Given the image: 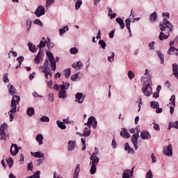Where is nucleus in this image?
I'll use <instances>...</instances> for the list:
<instances>
[{
  "mask_svg": "<svg viewBox=\"0 0 178 178\" xmlns=\"http://www.w3.org/2000/svg\"><path fill=\"white\" fill-rule=\"evenodd\" d=\"M172 27H173V25L166 18H164L163 23L160 24V30H161V32L159 35V40L161 41L169 38L170 33H172Z\"/></svg>",
  "mask_w": 178,
  "mask_h": 178,
  "instance_id": "obj_1",
  "label": "nucleus"
},
{
  "mask_svg": "<svg viewBox=\"0 0 178 178\" xmlns=\"http://www.w3.org/2000/svg\"><path fill=\"white\" fill-rule=\"evenodd\" d=\"M141 82L143 83V87L142 92L145 97H151L152 95V87H151V76L145 77L142 76L140 78Z\"/></svg>",
  "mask_w": 178,
  "mask_h": 178,
  "instance_id": "obj_2",
  "label": "nucleus"
},
{
  "mask_svg": "<svg viewBox=\"0 0 178 178\" xmlns=\"http://www.w3.org/2000/svg\"><path fill=\"white\" fill-rule=\"evenodd\" d=\"M20 102V97L14 95L11 100L10 111L8 112L10 116V122H13V115L17 112V105Z\"/></svg>",
  "mask_w": 178,
  "mask_h": 178,
  "instance_id": "obj_3",
  "label": "nucleus"
},
{
  "mask_svg": "<svg viewBox=\"0 0 178 178\" xmlns=\"http://www.w3.org/2000/svg\"><path fill=\"white\" fill-rule=\"evenodd\" d=\"M70 83L68 82H63L62 85H54V89L58 91L59 90L58 97L65 99L66 98V90H69Z\"/></svg>",
  "mask_w": 178,
  "mask_h": 178,
  "instance_id": "obj_4",
  "label": "nucleus"
},
{
  "mask_svg": "<svg viewBox=\"0 0 178 178\" xmlns=\"http://www.w3.org/2000/svg\"><path fill=\"white\" fill-rule=\"evenodd\" d=\"M46 54L50 62L51 70L55 72L56 70V60H55V57H54V54L49 51H47Z\"/></svg>",
  "mask_w": 178,
  "mask_h": 178,
  "instance_id": "obj_5",
  "label": "nucleus"
},
{
  "mask_svg": "<svg viewBox=\"0 0 178 178\" xmlns=\"http://www.w3.org/2000/svg\"><path fill=\"white\" fill-rule=\"evenodd\" d=\"M98 125V122H97V119H95V117L90 116L87 123H85V126H89V127H91V126L93 127V129H97V126Z\"/></svg>",
  "mask_w": 178,
  "mask_h": 178,
  "instance_id": "obj_6",
  "label": "nucleus"
},
{
  "mask_svg": "<svg viewBox=\"0 0 178 178\" xmlns=\"http://www.w3.org/2000/svg\"><path fill=\"white\" fill-rule=\"evenodd\" d=\"M138 138H140V134L138 131L136 132L131 138V141L136 150L138 149Z\"/></svg>",
  "mask_w": 178,
  "mask_h": 178,
  "instance_id": "obj_7",
  "label": "nucleus"
},
{
  "mask_svg": "<svg viewBox=\"0 0 178 178\" xmlns=\"http://www.w3.org/2000/svg\"><path fill=\"white\" fill-rule=\"evenodd\" d=\"M163 154L166 155V156H173V147L172 144L168 145L167 147H163Z\"/></svg>",
  "mask_w": 178,
  "mask_h": 178,
  "instance_id": "obj_8",
  "label": "nucleus"
},
{
  "mask_svg": "<svg viewBox=\"0 0 178 178\" xmlns=\"http://www.w3.org/2000/svg\"><path fill=\"white\" fill-rule=\"evenodd\" d=\"M135 17L136 15H133V10H131L129 17L125 20L126 27L130 34V37H131V29L130 28V24H131V19H133V17Z\"/></svg>",
  "mask_w": 178,
  "mask_h": 178,
  "instance_id": "obj_9",
  "label": "nucleus"
},
{
  "mask_svg": "<svg viewBox=\"0 0 178 178\" xmlns=\"http://www.w3.org/2000/svg\"><path fill=\"white\" fill-rule=\"evenodd\" d=\"M35 15L37 17H41L45 15V8L42 6H39L35 10Z\"/></svg>",
  "mask_w": 178,
  "mask_h": 178,
  "instance_id": "obj_10",
  "label": "nucleus"
},
{
  "mask_svg": "<svg viewBox=\"0 0 178 178\" xmlns=\"http://www.w3.org/2000/svg\"><path fill=\"white\" fill-rule=\"evenodd\" d=\"M134 173V167H132L131 170H124L122 173V178L133 177Z\"/></svg>",
  "mask_w": 178,
  "mask_h": 178,
  "instance_id": "obj_11",
  "label": "nucleus"
},
{
  "mask_svg": "<svg viewBox=\"0 0 178 178\" xmlns=\"http://www.w3.org/2000/svg\"><path fill=\"white\" fill-rule=\"evenodd\" d=\"M42 56H44V53L41 51V49H40L39 52L34 58V63H35V65H40V62H42Z\"/></svg>",
  "mask_w": 178,
  "mask_h": 178,
  "instance_id": "obj_12",
  "label": "nucleus"
},
{
  "mask_svg": "<svg viewBox=\"0 0 178 178\" xmlns=\"http://www.w3.org/2000/svg\"><path fill=\"white\" fill-rule=\"evenodd\" d=\"M95 155V154H91L90 158V165L92 166H97L98 163H99V158Z\"/></svg>",
  "mask_w": 178,
  "mask_h": 178,
  "instance_id": "obj_13",
  "label": "nucleus"
},
{
  "mask_svg": "<svg viewBox=\"0 0 178 178\" xmlns=\"http://www.w3.org/2000/svg\"><path fill=\"white\" fill-rule=\"evenodd\" d=\"M175 99L176 96L175 95H172L171 98L170 99V101L171 102V103H170V105H172L170 107V112L171 115H173V112H175Z\"/></svg>",
  "mask_w": 178,
  "mask_h": 178,
  "instance_id": "obj_14",
  "label": "nucleus"
},
{
  "mask_svg": "<svg viewBox=\"0 0 178 178\" xmlns=\"http://www.w3.org/2000/svg\"><path fill=\"white\" fill-rule=\"evenodd\" d=\"M40 70H41L42 73L44 72H47L49 70V60L47 59L44 62L42 66H40Z\"/></svg>",
  "mask_w": 178,
  "mask_h": 178,
  "instance_id": "obj_15",
  "label": "nucleus"
},
{
  "mask_svg": "<svg viewBox=\"0 0 178 178\" xmlns=\"http://www.w3.org/2000/svg\"><path fill=\"white\" fill-rule=\"evenodd\" d=\"M18 153H19V147H17V145L12 144L10 147L11 155H13V156H15V155H17Z\"/></svg>",
  "mask_w": 178,
  "mask_h": 178,
  "instance_id": "obj_16",
  "label": "nucleus"
},
{
  "mask_svg": "<svg viewBox=\"0 0 178 178\" xmlns=\"http://www.w3.org/2000/svg\"><path fill=\"white\" fill-rule=\"evenodd\" d=\"M140 138L142 140H151V134L148 131H143L140 134Z\"/></svg>",
  "mask_w": 178,
  "mask_h": 178,
  "instance_id": "obj_17",
  "label": "nucleus"
},
{
  "mask_svg": "<svg viewBox=\"0 0 178 178\" xmlns=\"http://www.w3.org/2000/svg\"><path fill=\"white\" fill-rule=\"evenodd\" d=\"M76 102H78V104H83L84 102V97L83 96V93L78 92L75 95Z\"/></svg>",
  "mask_w": 178,
  "mask_h": 178,
  "instance_id": "obj_18",
  "label": "nucleus"
},
{
  "mask_svg": "<svg viewBox=\"0 0 178 178\" xmlns=\"http://www.w3.org/2000/svg\"><path fill=\"white\" fill-rule=\"evenodd\" d=\"M76 148V140H70L67 145L68 151H73Z\"/></svg>",
  "mask_w": 178,
  "mask_h": 178,
  "instance_id": "obj_19",
  "label": "nucleus"
},
{
  "mask_svg": "<svg viewBox=\"0 0 178 178\" xmlns=\"http://www.w3.org/2000/svg\"><path fill=\"white\" fill-rule=\"evenodd\" d=\"M82 76L83 74L80 72H78L71 76V80H72V81H77V80H80V79H81Z\"/></svg>",
  "mask_w": 178,
  "mask_h": 178,
  "instance_id": "obj_20",
  "label": "nucleus"
},
{
  "mask_svg": "<svg viewBox=\"0 0 178 178\" xmlns=\"http://www.w3.org/2000/svg\"><path fill=\"white\" fill-rule=\"evenodd\" d=\"M90 134H91V127L88 126L84 128L83 136V137H89Z\"/></svg>",
  "mask_w": 178,
  "mask_h": 178,
  "instance_id": "obj_21",
  "label": "nucleus"
},
{
  "mask_svg": "<svg viewBox=\"0 0 178 178\" xmlns=\"http://www.w3.org/2000/svg\"><path fill=\"white\" fill-rule=\"evenodd\" d=\"M124 149L125 151H127L128 154H134V149L133 147H130V145H129L128 143H126L124 145Z\"/></svg>",
  "mask_w": 178,
  "mask_h": 178,
  "instance_id": "obj_22",
  "label": "nucleus"
},
{
  "mask_svg": "<svg viewBox=\"0 0 178 178\" xmlns=\"http://www.w3.org/2000/svg\"><path fill=\"white\" fill-rule=\"evenodd\" d=\"M31 155L32 156H34V158H44V153L41 152H31Z\"/></svg>",
  "mask_w": 178,
  "mask_h": 178,
  "instance_id": "obj_23",
  "label": "nucleus"
},
{
  "mask_svg": "<svg viewBox=\"0 0 178 178\" xmlns=\"http://www.w3.org/2000/svg\"><path fill=\"white\" fill-rule=\"evenodd\" d=\"M172 71H173V74L176 79L178 80V65L177 63H174L172 65Z\"/></svg>",
  "mask_w": 178,
  "mask_h": 178,
  "instance_id": "obj_24",
  "label": "nucleus"
},
{
  "mask_svg": "<svg viewBox=\"0 0 178 178\" xmlns=\"http://www.w3.org/2000/svg\"><path fill=\"white\" fill-rule=\"evenodd\" d=\"M83 66V63H81V61H77V62H75L72 64V67L74 69H81Z\"/></svg>",
  "mask_w": 178,
  "mask_h": 178,
  "instance_id": "obj_25",
  "label": "nucleus"
},
{
  "mask_svg": "<svg viewBox=\"0 0 178 178\" xmlns=\"http://www.w3.org/2000/svg\"><path fill=\"white\" fill-rule=\"evenodd\" d=\"M36 141L39 143V145H42L44 144V142L42 140H44V136L41 134H38L36 136Z\"/></svg>",
  "mask_w": 178,
  "mask_h": 178,
  "instance_id": "obj_26",
  "label": "nucleus"
},
{
  "mask_svg": "<svg viewBox=\"0 0 178 178\" xmlns=\"http://www.w3.org/2000/svg\"><path fill=\"white\" fill-rule=\"evenodd\" d=\"M120 136L124 138H130V134H129L126 129H123V130L120 132Z\"/></svg>",
  "mask_w": 178,
  "mask_h": 178,
  "instance_id": "obj_27",
  "label": "nucleus"
},
{
  "mask_svg": "<svg viewBox=\"0 0 178 178\" xmlns=\"http://www.w3.org/2000/svg\"><path fill=\"white\" fill-rule=\"evenodd\" d=\"M28 47H29V51H31V52H33V54L37 52V49L35 48V45L33 44L31 42H28Z\"/></svg>",
  "mask_w": 178,
  "mask_h": 178,
  "instance_id": "obj_28",
  "label": "nucleus"
},
{
  "mask_svg": "<svg viewBox=\"0 0 178 178\" xmlns=\"http://www.w3.org/2000/svg\"><path fill=\"white\" fill-rule=\"evenodd\" d=\"M26 113L29 118H31V116H33L34 113H35V111H34V108L33 107L28 108L26 110Z\"/></svg>",
  "mask_w": 178,
  "mask_h": 178,
  "instance_id": "obj_29",
  "label": "nucleus"
},
{
  "mask_svg": "<svg viewBox=\"0 0 178 178\" xmlns=\"http://www.w3.org/2000/svg\"><path fill=\"white\" fill-rule=\"evenodd\" d=\"M117 23H118V24H120V29L121 30H123V29H124V22H123V19H122V18H116L115 19Z\"/></svg>",
  "mask_w": 178,
  "mask_h": 178,
  "instance_id": "obj_30",
  "label": "nucleus"
},
{
  "mask_svg": "<svg viewBox=\"0 0 178 178\" xmlns=\"http://www.w3.org/2000/svg\"><path fill=\"white\" fill-rule=\"evenodd\" d=\"M8 92H9V94L10 95H15V94H16V89H15L13 88V86L12 85H8Z\"/></svg>",
  "mask_w": 178,
  "mask_h": 178,
  "instance_id": "obj_31",
  "label": "nucleus"
},
{
  "mask_svg": "<svg viewBox=\"0 0 178 178\" xmlns=\"http://www.w3.org/2000/svg\"><path fill=\"white\" fill-rule=\"evenodd\" d=\"M79 173H80V164L76 166L73 178H79Z\"/></svg>",
  "mask_w": 178,
  "mask_h": 178,
  "instance_id": "obj_32",
  "label": "nucleus"
},
{
  "mask_svg": "<svg viewBox=\"0 0 178 178\" xmlns=\"http://www.w3.org/2000/svg\"><path fill=\"white\" fill-rule=\"evenodd\" d=\"M150 106L153 108V109H158V108H159V102L155 101L151 102Z\"/></svg>",
  "mask_w": 178,
  "mask_h": 178,
  "instance_id": "obj_33",
  "label": "nucleus"
},
{
  "mask_svg": "<svg viewBox=\"0 0 178 178\" xmlns=\"http://www.w3.org/2000/svg\"><path fill=\"white\" fill-rule=\"evenodd\" d=\"M157 56H159V58H160L161 59V65H163V63H165V58L163 57V54H162V52L157 51H156Z\"/></svg>",
  "mask_w": 178,
  "mask_h": 178,
  "instance_id": "obj_34",
  "label": "nucleus"
},
{
  "mask_svg": "<svg viewBox=\"0 0 178 178\" xmlns=\"http://www.w3.org/2000/svg\"><path fill=\"white\" fill-rule=\"evenodd\" d=\"M75 2V9L76 10H79V9H80V6H81V5H83V1L81 0H74Z\"/></svg>",
  "mask_w": 178,
  "mask_h": 178,
  "instance_id": "obj_35",
  "label": "nucleus"
},
{
  "mask_svg": "<svg viewBox=\"0 0 178 178\" xmlns=\"http://www.w3.org/2000/svg\"><path fill=\"white\" fill-rule=\"evenodd\" d=\"M157 17H158V14L156 13V12H154L150 15L149 20L150 22H155Z\"/></svg>",
  "mask_w": 178,
  "mask_h": 178,
  "instance_id": "obj_36",
  "label": "nucleus"
},
{
  "mask_svg": "<svg viewBox=\"0 0 178 178\" xmlns=\"http://www.w3.org/2000/svg\"><path fill=\"white\" fill-rule=\"evenodd\" d=\"M56 124L58 127H59V129H61L62 130H65V129H66V125H65L63 122H62V121L57 120Z\"/></svg>",
  "mask_w": 178,
  "mask_h": 178,
  "instance_id": "obj_37",
  "label": "nucleus"
},
{
  "mask_svg": "<svg viewBox=\"0 0 178 178\" xmlns=\"http://www.w3.org/2000/svg\"><path fill=\"white\" fill-rule=\"evenodd\" d=\"M71 73H72V69L70 68H67L65 70H64V74H65V79H69V77H70Z\"/></svg>",
  "mask_w": 178,
  "mask_h": 178,
  "instance_id": "obj_38",
  "label": "nucleus"
},
{
  "mask_svg": "<svg viewBox=\"0 0 178 178\" xmlns=\"http://www.w3.org/2000/svg\"><path fill=\"white\" fill-rule=\"evenodd\" d=\"M66 31H69V26H63L62 29H59L60 35H62V34H65Z\"/></svg>",
  "mask_w": 178,
  "mask_h": 178,
  "instance_id": "obj_39",
  "label": "nucleus"
},
{
  "mask_svg": "<svg viewBox=\"0 0 178 178\" xmlns=\"http://www.w3.org/2000/svg\"><path fill=\"white\" fill-rule=\"evenodd\" d=\"M47 80L51 79V77H52V72H51V70H49V71H44L43 72Z\"/></svg>",
  "mask_w": 178,
  "mask_h": 178,
  "instance_id": "obj_40",
  "label": "nucleus"
},
{
  "mask_svg": "<svg viewBox=\"0 0 178 178\" xmlns=\"http://www.w3.org/2000/svg\"><path fill=\"white\" fill-rule=\"evenodd\" d=\"M6 129H8V124L3 123L0 127V133H5Z\"/></svg>",
  "mask_w": 178,
  "mask_h": 178,
  "instance_id": "obj_41",
  "label": "nucleus"
},
{
  "mask_svg": "<svg viewBox=\"0 0 178 178\" xmlns=\"http://www.w3.org/2000/svg\"><path fill=\"white\" fill-rule=\"evenodd\" d=\"M0 140H3L4 141H6L8 140V135L5 132H0Z\"/></svg>",
  "mask_w": 178,
  "mask_h": 178,
  "instance_id": "obj_42",
  "label": "nucleus"
},
{
  "mask_svg": "<svg viewBox=\"0 0 178 178\" xmlns=\"http://www.w3.org/2000/svg\"><path fill=\"white\" fill-rule=\"evenodd\" d=\"M90 173V175H95L97 173V165H91Z\"/></svg>",
  "mask_w": 178,
  "mask_h": 178,
  "instance_id": "obj_43",
  "label": "nucleus"
},
{
  "mask_svg": "<svg viewBox=\"0 0 178 178\" xmlns=\"http://www.w3.org/2000/svg\"><path fill=\"white\" fill-rule=\"evenodd\" d=\"M40 175H41V171L38 170L37 172H35L33 175L31 176V177H28L26 178H40Z\"/></svg>",
  "mask_w": 178,
  "mask_h": 178,
  "instance_id": "obj_44",
  "label": "nucleus"
},
{
  "mask_svg": "<svg viewBox=\"0 0 178 178\" xmlns=\"http://www.w3.org/2000/svg\"><path fill=\"white\" fill-rule=\"evenodd\" d=\"M99 45L101 46V48L102 49H105V48H106V42H105V41H104V40H100L99 41Z\"/></svg>",
  "mask_w": 178,
  "mask_h": 178,
  "instance_id": "obj_45",
  "label": "nucleus"
},
{
  "mask_svg": "<svg viewBox=\"0 0 178 178\" xmlns=\"http://www.w3.org/2000/svg\"><path fill=\"white\" fill-rule=\"evenodd\" d=\"M7 163L9 166V168H12L13 166V159H12L11 157L8 158L7 160Z\"/></svg>",
  "mask_w": 178,
  "mask_h": 178,
  "instance_id": "obj_46",
  "label": "nucleus"
},
{
  "mask_svg": "<svg viewBox=\"0 0 178 178\" xmlns=\"http://www.w3.org/2000/svg\"><path fill=\"white\" fill-rule=\"evenodd\" d=\"M55 3V0H47L46 1V8H50L51 5Z\"/></svg>",
  "mask_w": 178,
  "mask_h": 178,
  "instance_id": "obj_47",
  "label": "nucleus"
},
{
  "mask_svg": "<svg viewBox=\"0 0 178 178\" xmlns=\"http://www.w3.org/2000/svg\"><path fill=\"white\" fill-rule=\"evenodd\" d=\"M70 52L73 55H76V54L79 52V49H77V47H72L70 49Z\"/></svg>",
  "mask_w": 178,
  "mask_h": 178,
  "instance_id": "obj_48",
  "label": "nucleus"
},
{
  "mask_svg": "<svg viewBox=\"0 0 178 178\" xmlns=\"http://www.w3.org/2000/svg\"><path fill=\"white\" fill-rule=\"evenodd\" d=\"M31 29V19H28L26 21V30H27V31H30Z\"/></svg>",
  "mask_w": 178,
  "mask_h": 178,
  "instance_id": "obj_49",
  "label": "nucleus"
},
{
  "mask_svg": "<svg viewBox=\"0 0 178 178\" xmlns=\"http://www.w3.org/2000/svg\"><path fill=\"white\" fill-rule=\"evenodd\" d=\"M138 102V112H140V111H141V105H143V99L141 98H139L138 100L137 101Z\"/></svg>",
  "mask_w": 178,
  "mask_h": 178,
  "instance_id": "obj_50",
  "label": "nucleus"
},
{
  "mask_svg": "<svg viewBox=\"0 0 178 178\" xmlns=\"http://www.w3.org/2000/svg\"><path fill=\"white\" fill-rule=\"evenodd\" d=\"M40 122L49 123V117H47V116H42V117L40 118Z\"/></svg>",
  "mask_w": 178,
  "mask_h": 178,
  "instance_id": "obj_51",
  "label": "nucleus"
},
{
  "mask_svg": "<svg viewBox=\"0 0 178 178\" xmlns=\"http://www.w3.org/2000/svg\"><path fill=\"white\" fill-rule=\"evenodd\" d=\"M146 178H154V175H152V171L151 170H149L146 173Z\"/></svg>",
  "mask_w": 178,
  "mask_h": 178,
  "instance_id": "obj_52",
  "label": "nucleus"
},
{
  "mask_svg": "<svg viewBox=\"0 0 178 178\" xmlns=\"http://www.w3.org/2000/svg\"><path fill=\"white\" fill-rule=\"evenodd\" d=\"M108 62H113L115 60V53H111V55L108 57Z\"/></svg>",
  "mask_w": 178,
  "mask_h": 178,
  "instance_id": "obj_53",
  "label": "nucleus"
},
{
  "mask_svg": "<svg viewBox=\"0 0 178 178\" xmlns=\"http://www.w3.org/2000/svg\"><path fill=\"white\" fill-rule=\"evenodd\" d=\"M128 77L130 80H133L134 79V72L133 71H129Z\"/></svg>",
  "mask_w": 178,
  "mask_h": 178,
  "instance_id": "obj_54",
  "label": "nucleus"
},
{
  "mask_svg": "<svg viewBox=\"0 0 178 178\" xmlns=\"http://www.w3.org/2000/svg\"><path fill=\"white\" fill-rule=\"evenodd\" d=\"M81 143H82V145H83L82 151H84L86 149V148H87L86 146V138H81Z\"/></svg>",
  "mask_w": 178,
  "mask_h": 178,
  "instance_id": "obj_55",
  "label": "nucleus"
},
{
  "mask_svg": "<svg viewBox=\"0 0 178 178\" xmlns=\"http://www.w3.org/2000/svg\"><path fill=\"white\" fill-rule=\"evenodd\" d=\"M17 62L19 63V65H22V63H23V60H24V57L20 56L19 57H18L17 58Z\"/></svg>",
  "mask_w": 178,
  "mask_h": 178,
  "instance_id": "obj_56",
  "label": "nucleus"
},
{
  "mask_svg": "<svg viewBox=\"0 0 178 178\" xmlns=\"http://www.w3.org/2000/svg\"><path fill=\"white\" fill-rule=\"evenodd\" d=\"M47 97L51 101V102H54V93H49Z\"/></svg>",
  "mask_w": 178,
  "mask_h": 178,
  "instance_id": "obj_57",
  "label": "nucleus"
},
{
  "mask_svg": "<svg viewBox=\"0 0 178 178\" xmlns=\"http://www.w3.org/2000/svg\"><path fill=\"white\" fill-rule=\"evenodd\" d=\"M3 81L4 83H9V79L8 78V74H5L3 77Z\"/></svg>",
  "mask_w": 178,
  "mask_h": 178,
  "instance_id": "obj_58",
  "label": "nucleus"
},
{
  "mask_svg": "<svg viewBox=\"0 0 178 178\" xmlns=\"http://www.w3.org/2000/svg\"><path fill=\"white\" fill-rule=\"evenodd\" d=\"M34 24H38V26H42V22L40 19H35L33 22Z\"/></svg>",
  "mask_w": 178,
  "mask_h": 178,
  "instance_id": "obj_59",
  "label": "nucleus"
},
{
  "mask_svg": "<svg viewBox=\"0 0 178 178\" xmlns=\"http://www.w3.org/2000/svg\"><path fill=\"white\" fill-rule=\"evenodd\" d=\"M44 47H45V42L41 40L40 44L38 45V47L41 49V48H44Z\"/></svg>",
  "mask_w": 178,
  "mask_h": 178,
  "instance_id": "obj_60",
  "label": "nucleus"
},
{
  "mask_svg": "<svg viewBox=\"0 0 178 178\" xmlns=\"http://www.w3.org/2000/svg\"><path fill=\"white\" fill-rule=\"evenodd\" d=\"M53 84H54V81H52V80L47 81V87H49V88L52 89Z\"/></svg>",
  "mask_w": 178,
  "mask_h": 178,
  "instance_id": "obj_61",
  "label": "nucleus"
},
{
  "mask_svg": "<svg viewBox=\"0 0 178 178\" xmlns=\"http://www.w3.org/2000/svg\"><path fill=\"white\" fill-rule=\"evenodd\" d=\"M44 160L42 159H37V161H36V165H38V166H40V165H41V163H42V161H43Z\"/></svg>",
  "mask_w": 178,
  "mask_h": 178,
  "instance_id": "obj_62",
  "label": "nucleus"
},
{
  "mask_svg": "<svg viewBox=\"0 0 178 178\" xmlns=\"http://www.w3.org/2000/svg\"><path fill=\"white\" fill-rule=\"evenodd\" d=\"M33 163L32 162H30L29 164H28V170H33Z\"/></svg>",
  "mask_w": 178,
  "mask_h": 178,
  "instance_id": "obj_63",
  "label": "nucleus"
},
{
  "mask_svg": "<svg viewBox=\"0 0 178 178\" xmlns=\"http://www.w3.org/2000/svg\"><path fill=\"white\" fill-rule=\"evenodd\" d=\"M172 127H174L175 129H178V121L173 122Z\"/></svg>",
  "mask_w": 178,
  "mask_h": 178,
  "instance_id": "obj_64",
  "label": "nucleus"
}]
</instances>
